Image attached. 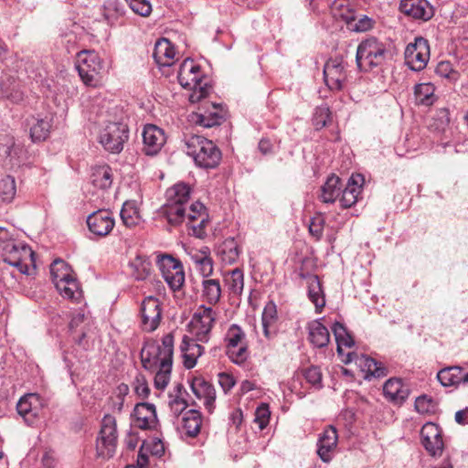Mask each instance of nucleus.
<instances>
[{
    "instance_id": "nucleus-54",
    "label": "nucleus",
    "mask_w": 468,
    "mask_h": 468,
    "mask_svg": "<svg viewBox=\"0 0 468 468\" xmlns=\"http://www.w3.org/2000/svg\"><path fill=\"white\" fill-rule=\"evenodd\" d=\"M197 342L195 337L191 339L185 335L182 340L181 350L190 352L192 356L197 358L204 353V347Z\"/></svg>"
},
{
    "instance_id": "nucleus-16",
    "label": "nucleus",
    "mask_w": 468,
    "mask_h": 468,
    "mask_svg": "<svg viewBox=\"0 0 468 468\" xmlns=\"http://www.w3.org/2000/svg\"><path fill=\"white\" fill-rule=\"evenodd\" d=\"M87 225L93 234L105 237L112 230L115 221L110 211L98 210L88 217Z\"/></svg>"
},
{
    "instance_id": "nucleus-43",
    "label": "nucleus",
    "mask_w": 468,
    "mask_h": 468,
    "mask_svg": "<svg viewBox=\"0 0 468 468\" xmlns=\"http://www.w3.org/2000/svg\"><path fill=\"white\" fill-rule=\"evenodd\" d=\"M435 87L431 83L417 84L414 88V94L419 104L430 106L435 101Z\"/></svg>"
},
{
    "instance_id": "nucleus-25",
    "label": "nucleus",
    "mask_w": 468,
    "mask_h": 468,
    "mask_svg": "<svg viewBox=\"0 0 468 468\" xmlns=\"http://www.w3.org/2000/svg\"><path fill=\"white\" fill-rule=\"evenodd\" d=\"M383 393L390 401L402 403L408 398L410 390L400 378H391L385 382Z\"/></svg>"
},
{
    "instance_id": "nucleus-13",
    "label": "nucleus",
    "mask_w": 468,
    "mask_h": 468,
    "mask_svg": "<svg viewBox=\"0 0 468 468\" xmlns=\"http://www.w3.org/2000/svg\"><path fill=\"white\" fill-rule=\"evenodd\" d=\"M324 79L330 90L344 89L347 80L346 64L342 58H334L326 61L324 67Z\"/></svg>"
},
{
    "instance_id": "nucleus-36",
    "label": "nucleus",
    "mask_w": 468,
    "mask_h": 468,
    "mask_svg": "<svg viewBox=\"0 0 468 468\" xmlns=\"http://www.w3.org/2000/svg\"><path fill=\"white\" fill-rule=\"evenodd\" d=\"M218 254L223 262L233 264L239 257L240 249L234 238H228L218 247Z\"/></svg>"
},
{
    "instance_id": "nucleus-61",
    "label": "nucleus",
    "mask_w": 468,
    "mask_h": 468,
    "mask_svg": "<svg viewBox=\"0 0 468 468\" xmlns=\"http://www.w3.org/2000/svg\"><path fill=\"white\" fill-rule=\"evenodd\" d=\"M197 269L204 278L210 276L213 273V261L210 255Z\"/></svg>"
},
{
    "instance_id": "nucleus-17",
    "label": "nucleus",
    "mask_w": 468,
    "mask_h": 468,
    "mask_svg": "<svg viewBox=\"0 0 468 468\" xmlns=\"http://www.w3.org/2000/svg\"><path fill=\"white\" fill-rule=\"evenodd\" d=\"M420 435L424 448L431 455L436 456L441 454L443 441L439 426L433 423H427L422 427Z\"/></svg>"
},
{
    "instance_id": "nucleus-53",
    "label": "nucleus",
    "mask_w": 468,
    "mask_h": 468,
    "mask_svg": "<svg viewBox=\"0 0 468 468\" xmlns=\"http://www.w3.org/2000/svg\"><path fill=\"white\" fill-rule=\"evenodd\" d=\"M131 9L141 16H148L152 12V5L148 0H125Z\"/></svg>"
},
{
    "instance_id": "nucleus-20",
    "label": "nucleus",
    "mask_w": 468,
    "mask_h": 468,
    "mask_svg": "<svg viewBox=\"0 0 468 468\" xmlns=\"http://www.w3.org/2000/svg\"><path fill=\"white\" fill-rule=\"evenodd\" d=\"M337 431L333 426L327 427L320 435L317 454L324 463H329L332 460V452L337 445Z\"/></svg>"
},
{
    "instance_id": "nucleus-40",
    "label": "nucleus",
    "mask_w": 468,
    "mask_h": 468,
    "mask_svg": "<svg viewBox=\"0 0 468 468\" xmlns=\"http://www.w3.org/2000/svg\"><path fill=\"white\" fill-rule=\"evenodd\" d=\"M91 184L99 188H109L112 184V169L108 165L93 168L90 176Z\"/></svg>"
},
{
    "instance_id": "nucleus-47",
    "label": "nucleus",
    "mask_w": 468,
    "mask_h": 468,
    "mask_svg": "<svg viewBox=\"0 0 468 468\" xmlns=\"http://www.w3.org/2000/svg\"><path fill=\"white\" fill-rule=\"evenodd\" d=\"M16 193V186L13 176H7L0 180V197L4 202H11Z\"/></svg>"
},
{
    "instance_id": "nucleus-22",
    "label": "nucleus",
    "mask_w": 468,
    "mask_h": 468,
    "mask_svg": "<svg viewBox=\"0 0 468 468\" xmlns=\"http://www.w3.org/2000/svg\"><path fill=\"white\" fill-rule=\"evenodd\" d=\"M364 177L360 174L353 175L347 181L345 189L342 191L340 204L342 207L348 208L354 206L361 194V187Z\"/></svg>"
},
{
    "instance_id": "nucleus-15",
    "label": "nucleus",
    "mask_w": 468,
    "mask_h": 468,
    "mask_svg": "<svg viewBox=\"0 0 468 468\" xmlns=\"http://www.w3.org/2000/svg\"><path fill=\"white\" fill-rule=\"evenodd\" d=\"M165 141V134L161 128L154 124H147L143 132L144 146L142 151L146 155L154 156L161 151Z\"/></svg>"
},
{
    "instance_id": "nucleus-7",
    "label": "nucleus",
    "mask_w": 468,
    "mask_h": 468,
    "mask_svg": "<svg viewBox=\"0 0 468 468\" xmlns=\"http://www.w3.org/2000/svg\"><path fill=\"white\" fill-rule=\"evenodd\" d=\"M76 68L85 85L96 87L100 84L103 64L100 56L95 51H80L78 54Z\"/></svg>"
},
{
    "instance_id": "nucleus-57",
    "label": "nucleus",
    "mask_w": 468,
    "mask_h": 468,
    "mask_svg": "<svg viewBox=\"0 0 468 468\" xmlns=\"http://www.w3.org/2000/svg\"><path fill=\"white\" fill-rule=\"evenodd\" d=\"M104 7V16L108 21H111L112 18L122 16L124 14L123 5L117 0L108 1Z\"/></svg>"
},
{
    "instance_id": "nucleus-41",
    "label": "nucleus",
    "mask_w": 468,
    "mask_h": 468,
    "mask_svg": "<svg viewBox=\"0 0 468 468\" xmlns=\"http://www.w3.org/2000/svg\"><path fill=\"white\" fill-rule=\"evenodd\" d=\"M202 297L209 303L216 304L221 296V286L218 279H204Z\"/></svg>"
},
{
    "instance_id": "nucleus-1",
    "label": "nucleus",
    "mask_w": 468,
    "mask_h": 468,
    "mask_svg": "<svg viewBox=\"0 0 468 468\" xmlns=\"http://www.w3.org/2000/svg\"><path fill=\"white\" fill-rule=\"evenodd\" d=\"M174 353V335L170 333L163 336L162 344L146 342L141 350V360L144 368L159 367L154 376V387L163 390L170 380Z\"/></svg>"
},
{
    "instance_id": "nucleus-11",
    "label": "nucleus",
    "mask_w": 468,
    "mask_h": 468,
    "mask_svg": "<svg viewBox=\"0 0 468 468\" xmlns=\"http://www.w3.org/2000/svg\"><path fill=\"white\" fill-rule=\"evenodd\" d=\"M158 267L162 276L173 291H178L185 282V272L181 262L170 255L158 259Z\"/></svg>"
},
{
    "instance_id": "nucleus-28",
    "label": "nucleus",
    "mask_w": 468,
    "mask_h": 468,
    "mask_svg": "<svg viewBox=\"0 0 468 468\" xmlns=\"http://www.w3.org/2000/svg\"><path fill=\"white\" fill-rule=\"evenodd\" d=\"M212 110H206L204 112L197 113L193 117V122L205 128L220 125L224 122L222 110L218 109L216 103L211 104Z\"/></svg>"
},
{
    "instance_id": "nucleus-64",
    "label": "nucleus",
    "mask_w": 468,
    "mask_h": 468,
    "mask_svg": "<svg viewBox=\"0 0 468 468\" xmlns=\"http://www.w3.org/2000/svg\"><path fill=\"white\" fill-rule=\"evenodd\" d=\"M210 255L209 249L207 247H204L199 251L194 253L191 255V259L196 264V267L200 265L206 258H207Z\"/></svg>"
},
{
    "instance_id": "nucleus-24",
    "label": "nucleus",
    "mask_w": 468,
    "mask_h": 468,
    "mask_svg": "<svg viewBox=\"0 0 468 468\" xmlns=\"http://www.w3.org/2000/svg\"><path fill=\"white\" fill-rule=\"evenodd\" d=\"M24 90L21 82L13 77H6L0 82V98L12 103H20L24 101Z\"/></svg>"
},
{
    "instance_id": "nucleus-44",
    "label": "nucleus",
    "mask_w": 468,
    "mask_h": 468,
    "mask_svg": "<svg viewBox=\"0 0 468 468\" xmlns=\"http://www.w3.org/2000/svg\"><path fill=\"white\" fill-rule=\"evenodd\" d=\"M120 215L127 227L136 226L140 222V214L135 201L124 202Z\"/></svg>"
},
{
    "instance_id": "nucleus-59",
    "label": "nucleus",
    "mask_w": 468,
    "mask_h": 468,
    "mask_svg": "<svg viewBox=\"0 0 468 468\" xmlns=\"http://www.w3.org/2000/svg\"><path fill=\"white\" fill-rule=\"evenodd\" d=\"M134 391L142 399H145L149 396L150 388H149L148 383L144 376L139 375L135 378Z\"/></svg>"
},
{
    "instance_id": "nucleus-51",
    "label": "nucleus",
    "mask_w": 468,
    "mask_h": 468,
    "mask_svg": "<svg viewBox=\"0 0 468 468\" xmlns=\"http://www.w3.org/2000/svg\"><path fill=\"white\" fill-rule=\"evenodd\" d=\"M208 222V215L203 214L199 219L193 222H187L188 229L192 230L191 235L198 239L206 237V227Z\"/></svg>"
},
{
    "instance_id": "nucleus-12",
    "label": "nucleus",
    "mask_w": 468,
    "mask_h": 468,
    "mask_svg": "<svg viewBox=\"0 0 468 468\" xmlns=\"http://www.w3.org/2000/svg\"><path fill=\"white\" fill-rule=\"evenodd\" d=\"M404 55L405 63L411 70H422L430 59L428 40L423 37H417L414 43L408 44Z\"/></svg>"
},
{
    "instance_id": "nucleus-37",
    "label": "nucleus",
    "mask_w": 468,
    "mask_h": 468,
    "mask_svg": "<svg viewBox=\"0 0 468 468\" xmlns=\"http://www.w3.org/2000/svg\"><path fill=\"white\" fill-rule=\"evenodd\" d=\"M358 365L363 371L366 372L367 378H383L388 374V368L380 362L367 356H361L358 358Z\"/></svg>"
},
{
    "instance_id": "nucleus-19",
    "label": "nucleus",
    "mask_w": 468,
    "mask_h": 468,
    "mask_svg": "<svg viewBox=\"0 0 468 468\" xmlns=\"http://www.w3.org/2000/svg\"><path fill=\"white\" fill-rule=\"evenodd\" d=\"M191 390L199 399H204V406L209 413L215 408L216 391L214 387L202 378H194L190 384Z\"/></svg>"
},
{
    "instance_id": "nucleus-26",
    "label": "nucleus",
    "mask_w": 468,
    "mask_h": 468,
    "mask_svg": "<svg viewBox=\"0 0 468 468\" xmlns=\"http://www.w3.org/2000/svg\"><path fill=\"white\" fill-rule=\"evenodd\" d=\"M52 120L50 115H46L43 118L32 117L28 121L30 125V137L33 142H42L48 137L52 126Z\"/></svg>"
},
{
    "instance_id": "nucleus-55",
    "label": "nucleus",
    "mask_w": 468,
    "mask_h": 468,
    "mask_svg": "<svg viewBox=\"0 0 468 468\" xmlns=\"http://www.w3.org/2000/svg\"><path fill=\"white\" fill-rule=\"evenodd\" d=\"M270 416L271 411L267 404L262 403L256 409L254 421L260 430H263L269 424Z\"/></svg>"
},
{
    "instance_id": "nucleus-5",
    "label": "nucleus",
    "mask_w": 468,
    "mask_h": 468,
    "mask_svg": "<svg viewBox=\"0 0 468 468\" xmlns=\"http://www.w3.org/2000/svg\"><path fill=\"white\" fill-rule=\"evenodd\" d=\"M387 45L371 37L362 40L356 48V62L359 70L368 72L380 69L389 58Z\"/></svg>"
},
{
    "instance_id": "nucleus-35",
    "label": "nucleus",
    "mask_w": 468,
    "mask_h": 468,
    "mask_svg": "<svg viewBox=\"0 0 468 468\" xmlns=\"http://www.w3.org/2000/svg\"><path fill=\"white\" fill-rule=\"evenodd\" d=\"M308 298L314 304L316 313H321L325 305V299L321 282L316 275L308 280Z\"/></svg>"
},
{
    "instance_id": "nucleus-45",
    "label": "nucleus",
    "mask_w": 468,
    "mask_h": 468,
    "mask_svg": "<svg viewBox=\"0 0 468 468\" xmlns=\"http://www.w3.org/2000/svg\"><path fill=\"white\" fill-rule=\"evenodd\" d=\"M332 331L335 337L337 351L339 353L342 352V346L351 347L355 344L352 336L343 324L335 322L332 326Z\"/></svg>"
},
{
    "instance_id": "nucleus-60",
    "label": "nucleus",
    "mask_w": 468,
    "mask_h": 468,
    "mask_svg": "<svg viewBox=\"0 0 468 468\" xmlns=\"http://www.w3.org/2000/svg\"><path fill=\"white\" fill-rule=\"evenodd\" d=\"M203 214H207L206 211L205 206L200 202L193 203L189 207V212L186 218H187L188 222L196 221V219H199Z\"/></svg>"
},
{
    "instance_id": "nucleus-6",
    "label": "nucleus",
    "mask_w": 468,
    "mask_h": 468,
    "mask_svg": "<svg viewBox=\"0 0 468 468\" xmlns=\"http://www.w3.org/2000/svg\"><path fill=\"white\" fill-rule=\"evenodd\" d=\"M50 274L59 293L73 301H79L82 296L80 284L71 272L70 267L60 259L55 260L50 265Z\"/></svg>"
},
{
    "instance_id": "nucleus-58",
    "label": "nucleus",
    "mask_w": 468,
    "mask_h": 468,
    "mask_svg": "<svg viewBox=\"0 0 468 468\" xmlns=\"http://www.w3.org/2000/svg\"><path fill=\"white\" fill-rule=\"evenodd\" d=\"M277 307L273 301H269L262 312L261 322L275 324L277 321Z\"/></svg>"
},
{
    "instance_id": "nucleus-38",
    "label": "nucleus",
    "mask_w": 468,
    "mask_h": 468,
    "mask_svg": "<svg viewBox=\"0 0 468 468\" xmlns=\"http://www.w3.org/2000/svg\"><path fill=\"white\" fill-rule=\"evenodd\" d=\"M131 275L136 281H144L151 274L152 264L150 261L143 256H136L130 261Z\"/></svg>"
},
{
    "instance_id": "nucleus-49",
    "label": "nucleus",
    "mask_w": 468,
    "mask_h": 468,
    "mask_svg": "<svg viewBox=\"0 0 468 468\" xmlns=\"http://www.w3.org/2000/svg\"><path fill=\"white\" fill-rule=\"evenodd\" d=\"M331 120V112L326 105H321L315 109L313 123L317 130L324 128Z\"/></svg>"
},
{
    "instance_id": "nucleus-32",
    "label": "nucleus",
    "mask_w": 468,
    "mask_h": 468,
    "mask_svg": "<svg viewBox=\"0 0 468 468\" xmlns=\"http://www.w3.org/2000/svg\"><path fill=\"white\" fill-rule=\"evenodd\" d=\"M37 402H38V397L36 394H27L22 397L16 404L17 413L28 423L32 422L38 414L37 408L33 405Z\"/></svg>"
},
{
    "instance_id": "nucleus-9",
    "label": "nucleus",
    "mask_w": 468,
    "mask_h": 468,
    "mask_svg": "<svg viewBox=\"0 0 468 468\" xmlns=\"http://www.w3.org/2000/svg\"><path fill=\"white\" fill-rule=\"evenodd\" d=\"M216 319L217 313L211 307L201 305L197 309L189 323L190 334L196 338V341L208 342Z\"/></svg>"
},
{
    "instance_id": "nucleus-8",
    "label": "nucleus",
    "mask_w": 468,
    "mask_h": 468,
    "mask_svg": "<svg viewBox=\"0 0 468 468\" xmlns=\"http://www.w3.org/2000/svg\"><path fill=\"white\" fill-rule=\"evenodd\" d=\"M116 446V420L113 416L106 414L102 419L100 435L96 442L97 455L102 459H110L114 455Z\"/></svg>"
},
{
    "instance_id": "nucleus-10",
    "label": "nucleus",
    "mask_w": 468,
    "mask_h": 468,
    "mask_svg": "<svg viewBox=\"0 0 468 468\" xmlns=\"http://www.w3.org/2000/svg\"><path fill=\"white\" fill-rule=\"evenodd\" d=\"M100 143L105 150L118 154L129 138V129L122 122H109L100 133Z\"/></svg>"
},
{
    "instance_id": "nucleus-56",
    "label": "nucleus",
    "mask_w": 468,
    "mask_h": 468,
    "mask_svg": "<svg viewBox=\"0 0 468 468\" xmlns=\"http://www.w3.org/2000/svg\"><path fill=\"white\" fill-rule=\"evenodd\" d=\"M324 224V218L321 215H316L311 218L309 223V232L316 240H319L322 238Z\"/></svg>"
},
{
    "instance_id": "nucleus-29",
    "label": "nucleus",
    "mask_w": 468,
    "mask_h": 468,
    "mask_svg": "<svg viewBox=\"0 0 468 468\" xmlns=\"http://www.w3.org/2000/svg\"><path fill=\"white\" fill-rule=\"evenodd\" d=\"M182 429L185 435L195 438L200 432L203 419L202 414L197 410H189L184 413Z\"/></svg>"
},
{
    "instance_id": "nucleus-3",
    "label": "nucleus",
    "mask_w": 468,
    "mask_h": 468,
    "mask_svg": "<svg viewBox=\"0 0 468 468\" xmlns=\"http://www.w3.org/2000/svg\"><path fill=\"white\" fill-rule=\"evenodd\" d=\"M186 153L195 164L205 169L215 168L221 160V151L211 141L197 134L186 135L184 139Z\"/></svg>"
},
{
    "instance_id": "nucleus-21",
    "label": "nucleus",
    "mask_w": 468,
    "mask_h": 468,
    "mask_svg": "<svg viewBox=\"0 0 468 468\" xmlns=\"http://www.w3.org/2000/svg\"><path fill=\"white\" fill-rule=\"evenodd\" d=\"M135 425L141 430H147L155 426L157 416L154 404L137 403L133 410Z\"/></svg>"
},
{
    "instance_id": "nucleus-48",
    "label": "nucleus",
    "mask_w": 468,
    "mask_h": 468,
    "mask_svg": "<svg viewBox=\"0 0 468 468\" xmlns=\"http://www.w3.org/2000/svg\"><path fill=\"white\" fill-rule=\"evenodd\" d=\"M226 354L232 362L241 365L249 357L248 345L244 344L234 348H227Z\"/></svg>"
},
{
    "instance_id": "nucleus-14",
    "label": "nucleus",
    "mask_w": 468,
    "mask_h": 468,
    "mask_svg": "<svg viewBox=\"0 0 468 468\" xmlns=\"http://www.w3.org/2000/svg\"><path fill=\"white\" fill-rule=\"evenodd\" d=\"M142 324L144 329L148 332L154 331L162 319V304L154 296H147L141 305Z\"/></svg>"
},
{
    "instance_id": "nucleus-33",
    "label": "nucleus",
    "mask_w": 468,
    "mask_h": 468,
    "mask_svg": "<svg viewBox=\"0 0 468 468\" xmlns=\"http://www.w3.org/2000/svg\"><path fill=\"white\" fill-rule=\"evenodd\" d=\"M341 16L349 29L356 32H366L371 29L375 23L371 17L366 15L356 16L350 10L347 11V14H342Z\"/></svg>"
},
{
    "instance_id": "nucleus-30",
    "label": "nucleus",
    "mask_w": 468,
    "mask_h": 468,
    "mask_svg": "<svg viewBox=\"0 0 468 468\" xmlns=\"http://www.w3.org/2000/svg\"><path fill=\"white\" fill-rule=\"evenodd\" d=\"M308 339L315 347L321 348L328 345L330 334L328 329L318 320L313 321L308 325Z\"/></svg>"
},
{
    "instance_id": "nucleus-18",
    "label": "nucleus",
    "mask_w": 468,
    "mask_h": 468,
    "mask_svg": "<svg viewBox=\"0 0 468 468\" xmlns=\"http://www.w3.org/2000/svg\"><path fill=\"white\" fill-rule=\"evenodd\" d=\"M400 11L414 19L427 21L433 15V7L427 0H402L399 5Z\"/></svg>"
},
{
    "instance_id": "nucleus-62",
    "label": "nucleus",
    "mask_w": 468,
    "mask_h": 468,
    "mask_svg": "<svg viewBox=\"0 0 468 468\" xmlns=\"http://www.w3.org/2000/svg\"><path fill=\"white\" fill-rule=\"evenodd\" d=\"M218 378L219 384L225 391H229L235 385V380L233 378L227 373H220L218 375Z\"/></svg>"
},
{
    "instance_id": "nucleus-34",
    "label": "nucleus",
    "mask_w": 468,
    "mask_h": 468,
    "mask_svg": "<svg viewBox=\"0 0 468 468\" xmlns=\"http://www.w3.org/2000/svg\"><path fill=\"white\" fill-rule=\"evenodd\" d=\"M341 193V180L335 176H328L326 182L321 187L320 199L324 203H334Z\"/></svg>"
},
{
    "instance_id": "nucleus-23",
    "label": "nucleus",
    "mask_w": 468,
    "mask_h": 468,
    "mask_svg": "<svg viewBox=\"0 0 468 468\" xmlns=\"http://www.w3.org/2000/svg\"><path fill=\"white\" fill-rule=\"evenodd\" d=\"M437 378L444 387L468 385V372L459 366L441 369L437 374Z\"/></svg>"
},
{
    "instance_id": "nucleus-52",
    "label": "nucleus",
    "mask_w": 468,
    "mask_h": 468,
    "mask_svg": "<svg viewBox=\"0 0 468 468\" xmlns=\"http://www.w3.org/2000/svg\"><path fill=\"white\" fill-rule=\"evenodd\" d=\"M303 375L306 381L316 388H321L323 387L322 372L319 367L312 366L304 369Z\"/></svg>"
},
{
    "instance_id": "nucleus-27",
    "label": "nucleus",
    "mask_w": 468,
    "mask_h": 468,
    "mask_svg": "<svg viewBox=\"0 0 468 468\" xmlns=\"http://www.w3.org/2000/svg\"><path fill=\"white\" fill-rule=\"evenodd\" d=\"M175 55V48L168 39L161 38L156 41L153 57L159 66H171L174 63Z\"/></svg>"
},
{
    "instance_id": "nucleus-42",
    "label": "nucleus",
    "mask_w": 468,
    "mask_h": 468,
    "mask_svg": "<svg viewBox=\"0 0 468 468\" xmlns=\"http://www.w3.org/2000/svg\"><path fill=\"white\" fill-rule=\"evenodd\" d=\"M225 284L231 294L240 295L244 287L243 271L236 268L225 275Z\"/></svg>"
},
{
    "instance_id": "nucleus-39",
    "label": "nucleus",
    "mask_w": 468,
    "mask_h": 468,
    "mask_svg": "<svg viewBox=\"0 0 468 468\" xmlns=\"http://www.w3.org/2000/svg\"><path fill=\"white\" fill-rule=\"evenodd\" d=\"M191 188L185 183L176 184L166 192L167 201L176 205L186 206L190 199Z\"/></svg>"
},
{
    "instance_id": "nucleus-31",
    "label": "nucleus",
    "mask_w": 468,
    "mask_h": 468,
    "mask_svg": "<svg viewBox=\"0 0 468 468\" xmlns=\"http://www.w3.org/2000/svg\"><path fill=\"white\" fill-rule=\"evenodd\" d=\"M159 215L165 218L171 226L180 225L186 218V207L166 202L159 209Z\"/></svg>"
},
{
    "instance_id": "nucleus-46",
    "label": "nucleus",
    "mask_w": 468,
    "mask_h": 468,
    "mask_svg": "<svg viewBox=\"0 0 468 468\" xmlns=\"http://www.w3.org/2000/svg\"><path fill=\"white\" fill-rule=\"evenodd\" d=\"M226 348H234L239 345L247 344L246 335L238 324H231L225 336Z\"/></svg>"
},
{
    "instance_id": "nucleus-50",
    "label": "nucleus",
    "mask_w": 468,
    "mask_h": 468,
    "mask_svg": "<svg viewBox=\"0 0 468 468\" xmlns=\"http://www.w3.org/2000/svg\"><path fill=\"white\" fill-rule=\"evenodd\" d=\"M183 389V385L177 384L175 389L176 397L169 401L170 409L176 415L182 413L188 406L186 399L180 397Z\"/></svg>"
},
{
    "instance_id": "nucleus-2",
    "label": "nucleus",
    "mask_w": 468,
    "mask_h": 468,
    "mask_svg": "<svg viewBox=\"0 0 468 468\" xmlns=\"http://www.w3.org/2000/svg\"><path fill=\"white\" fill-rule=\"evenodd\" d=\"M0 255L3 261L26 274L28 272L27 261L34 255L31 248L17 240L15 230L0 227Z\"/></svg>"
},
{
    "instance_id": "nucleus-63",
    "label": "nucleus",
    "mask_w": 468,
    "mask_h": 468,
    "mask_svg": "<svg viewBox=\"0 0 468 468\" xmlns=\"http://www.w3.org/2000/svg\"><path fill=\"white\" fill-rule=\"evenodd\" d=\"M431 403V399L427 396H420L416 399L415 408L419 412L429 411V405Z\"/></svg>"
},
{
    "instance_id": "nucleus-4",
    "label": "nucleus",
    "mask_w": 468,
    "mask_h": 468,
    "mask_svg": "<svg viewBox=\"0 0 468 468\" xmlns=\"http://www.w3.org/2000/svg\"><path fill=\"white\" fill-rule=\"evenodd\" d=\"M177 78L183 88L191 90L189 94L191 103L198 102L206 98L212 89L201 71L200 66L190 58L185 59L180 65Z\"/></svg>"
}]
</instances>
